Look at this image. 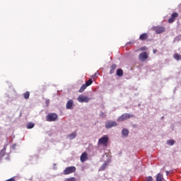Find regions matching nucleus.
Instances as JSON below:
<instances>
[{
    "label": "nucleus",
    "instance_id": "cd10ccee",
    "mask_svg": "<svg viewBox=\"0 0 181 181\" xmlns=\"http://www.w3.org/2000/svg\"><path fill=\"white\" fill-rule=\"evenodd\" d=\"M16 148V144H14L11 146V149H15Z\"/></svg>",
    "mask_w": 181,
    "mask_h": 181
},
{
    "label": "nucleus",
    "instance_id": "4468645a",
    "mask_svg": "<svg viewBox=\"0 0 181 181\" xmlns=\"http://www.w3.org/2000/svg\"><path fill=\"white\" fill-rule=\"evenodd\" d=\"M116 69H117V65L115 64H113L110 66V74H114Z\"/></svg>",
    "mask_w": 181,
    "mask_h": 181
},
{
    "label": "nucleus",
    "instance_id": "c85d7f7f",
    "mask_svg": "<svg viewBox=\"0 0 181 181\" xmlns=\"http://www.w3.org/2000/svg\"><path fill=\"white\" fill-rule=\"evenodd\" d=\"M156 52H158V50H156V49H153V52L155 54V53H156Z\"/></svg>",
    "mask_w": 181,
    "mask_h": 181
},
{
    "label": "nucleus",
    "instance_id": "f3484780",
    "mask_svg": "<svg viewBox=\"0 0 181 181\" xmlns=\"http://www.w3.org/2000/svg\"><path fill=\"white\" fill-rule=\"evenodd\" d=\"M117 76H118V77H122V76H124V71L122 69H118L117 70Z\"/></svg>",
    "mask_w": 181,
    "mask_h": 181
},
{
    "label": "nucleus",
    "instance_id": "6e6552de",
    "mask_svg": "<svg viewBox=\"0 0 181 181\" xmlns=\"http://www.w3.org/2000/svg\"><path fill=\"white\" fill-rule=\"evenodd\" d=\"M153 30L156 31V33H157V35H159L160 33H163V32H165V29L164 27L157 26V27L153 28Z\"/></svg>",
    "mask_w": 181,
    "mask_h": 181
},
{
    "label": "nucleus",
    "instance_id": "aec40b11",
    "mask_svg": "<svg viewBox=\"0 0 181 181\" xmlns=\"http://www.w3.org/2000/svg\"><path fill=\"white\" fill-rule=\"evenodd\" d=\"M87 87H88V86L86 83H85V84H83V85L81 86V88H80L78 92H79V93H83V92L84 91V90H86V88H87Z\"/></svg>",
    "mask_w": 181,
    "mask_h": 181
},
{
    "label": "nucleus",
    "instance_id": "bb28decb",
    "mask_svg": "<svg viewBox=\"0 0 181 181\" xmlns=\"http://www.w3.org/2000/svg\"><path fill=\"white\" fill-rule=\"evenodd\" d=\"M146 181H153V178L152 176L147 177Z\"/></svg>",
    "mask_w": 181,
    "mask_h": 181
},
{
    "label": "nucleus",
    "instance_id": "7ed1b4c3",
    "mask_svg": "<svg viewBox=\"0 0 181 181\" xmlns=\"http://www.w3.org/2000/svg\"><path fill=\"white\" fill-rule=\"evenodd\" d=\"M132 117H134V115H132L123 114L120 117H118L117 121H118V122H121L122 121L129 119V118H132Z\"/></svg>",
    "mask_w": 181,
    "mask_h": 181
},
{
    "label": "nucleus",
    "instance_id": "f03ea898",
    "mask_svg": "<svg viewBox=\"0 0 181 181\" xmlns=\"http://www.w3.org/2000/svg\"><path fill=\"white\" fill-rule=\"evenodd\" d=\"M118 126V123L115 121L107 120L105 124V127L106 129H111V128H115Z\"/></svg>",
    "mask_w": 181,
    "mask_h": 181
},
{
    "label": "nucleus",
    "instance_id": "f8f14e48",
    "mask_svg": "<svg viewBox=\"0 0 181 181\" xmlns=\"http://www.w3.org/2000/svg\"><path fill=\"white\" fill-rule=\"evenodd\" d=\"M73 105H74V102H73V100H69L66 105V108L67 110H71L73 108Z\"/></svg>",
    "mask_w": 181,
    "mask_h": 181
},
{
    "label": "nucleus",
    "instance_id": "5701e85b",
    "mask_svg": "<svg viewBox=\"0 0 181 181\" xmlns=\"http://www.w3.org/2000/svg\"><path fill=\"white\" fill-rule=\"evenodd\" d=\"M35 127V124L30 122L27 124V128L28 129H32V128H33Z\"/></svg>",
    "mask_w": 181,
    "mask_h": 181
},
{
    "label": "nucleus",
    "instance_id": "2f4dec72",
    "mask_svg": "<svg viewBox=\"0 0 181 181\" xmlns=\"http://www.w3.org/2000/svg\"><path fill=\"white\" fill-rule=\"evenodd\" d=\"M163 117H161V119H163Z\"/></svg>",
    "mask_w": 181,
    "mask_h": 181
},
{
    "label": "nucleus",
    "instance_id": "2eb2a0df",
    "mask_svg": "<svg viewBox=\"0 0 181 181\" xmlns=\"http://www.w3.org/2000/svg\"><path fill=\"white\" fill-rule=\"evenodd\" d=\"M6 146H8V144H5L4 148L0 151V158H4V156H5V151H6Z\"/></svg>",
    "mask_w": 181,
    "mask_h": 181
},
{
    "label": "nucleus",
    "instance_id": "9b49d317",
    "mask_svg": "<svg viewBox=\"0 0 181 181\" xmlns=\"http://www.w3.org/2000/svg\"><path fill=\"white\" fill-rule=\"evenodd\" d=\"M177 16H179V13H173L171 15V18L170 19H168V23H173L174 21H175V19H176V18H177Z\"/></svg>",
    "mask_w": 181,
    "mask_h": 181
},
{
    "label": "nucleus",
    "instance_id": "1a4fd4ad",
    "mask_svg": "<svg viewBox=\"0 0 181 181\" xmlns=\"http://www.w3.org/2000/svg\"><path fill=\"white\" fill-rule=\"evenodd\" d=\"M111 162V160L110 158H107V160L104 162V163L101 165V167L99 168V171L101 172L103 170H105L107 168V166H108V163Z\"/></svg>",
    "mask_w": 181,
    "mask_h": 181
},
{
    "label": "nucleus",
    "instance_id": "b1692460",
    "mask_svg": "<svg viewBox=\"0 0 181 181\" xmlns=\"http://www.w3.org/2000/svg\"><path fill=\"white\" fill-rule=\"evenodd\" d=\"M64 181H77V179L74 177H70L68 178H65Z\"/></svg>",
    "mask_w": 181,
    "mask_h": 181
},
{
    "label": "nucleus",
    "instance_id": "a878e982",
    "mask_svg": "<svg viewBox=\"0 0 181 181\" xmlns=\"http://www.w3.org/2000/svg\"><path fill=\"white\" fill-rule=\"evenodd\" d=\"M88 87L89 86H91L93 84V79L89 78L88 81L85 83Z\"/></svg>",
    "mask_w": 181,
    "mask_h": 181
},
{
    "label": "nucleus",
    "instance_id": "20e7f679",
    "mask_svg": "<svg viewBox=\"0 0 181 181\" xmlns=\"http://www.w3.org/2000/svg\"><path fill=\"white\" fill-rule=\"evenodd\" d=\"M76 172L75 166L67 167L64 170V175H71V173H74Z\"/></svg>",
    "mask_w": 181,
    "mask_h": 181
},
{
    "label": "nucleus",
    "instance_id": "0eeeda50",
    "mask_svg": "<svg viewBox=\"0 0 181 181\" xmlns=\"http://www.w3.org/2000/svg\"><path fill=\"white\" fill-rule=\"evenodd\" d=\"M78 103H88L90 101V98L87 96H84L83 95H81L77 98Z\"/></svg>",
    "mask_w": 181,
    "mask_h": 181
},
{
    "label": "nucleus",
    "instance_id": "393cba45",
    "mask_svg": "<svg viewBox=\"0 0 181 181\" xmlns=\"http://www.w3.org/2000/svg\"><path fill=\"white\" fill-rule=\"evenodd\" d=\"M173 57L177 61L181 60V55H180L178 54H175Z\"/></svg>",
    "mask_w": 181,
    "mask_h": 181
},
{
    "label": "nucleus",
    "instance_id": "a211bd4d",
    "mask_svg": "<svg viewBox=\"0 0 181 181\" xmlns=\"http://www.w3.org/2000/svg\"><path fill=\"white\" fill-rule=\"evenodd\" d=\"M76 136H77V133L74 132V133L69 134L67 138H68V139L71 140V139H74V138H76Z\"/></svg>",
    "mask_w": 181,
    "mask_h": 181
},
{
    "label": "nucleus",
    "instance_id": "9d476101",
    "mask_svg": "<svg viewBox=\"0 0 181 181\" xmlns=\"http://www.w3.org/2000/svg\"><path fill=\"white\" fill-rule=\"evenodd\" d=\"M139 59L141 62H145V60H147L148 59V54L146 53V52H141L139 55Z\"/></svg>",
    "mask_w": 181,
    "mask_h": 181
},
{
    "label": "nucleus",
    "instance_id": "dca6fc26",
    "mask_svg": "<svg viewBox=\"0 0 181 181\" xmlns=\"http://www.w3.org/2000/svg\"><path fill=\"white\" fill-rule=\"evenodd\" d=\"M87 160V153H83L81 156V162H86Z\"/></svg>",
    "mask_w": 181,
    "mask_h": 181
},
{
    "label": "nucleus",
    "instance_id": "423d86ee",
    "mask_svg": "<svg viewBox=\"0 0 181 181\" xmlns=\"http://www.w3.org/2000/svg\"><path fill=\"white\" fill-rule=\"evenodd\" d=\"M47 121L48 122H52L57 119V114H48L46 117Z\"/></svg>",
    "mask_w": 181,
    "mask_h": 181
},
{
    "label": "nucleus",
    "instance_id": "6ab92c4d",
    "mask_svg": "<svg viewBox=\"0 0 181 181\" xmlns=\"http://www.w3.org/2000/svg\"><path fill=\"white\" fill-rule=\"evenodd\" d=\"M163 180V175L160 174V173H158L157 175H156V181H162Z\"/></svg>",
    "mask_w": 181,
    "mask_h": 181
},
{
    "label": "nucleus",
    "instance_id": "39448f33",
    "mask_svg": "<svg viewBox=\"0 0 181 181\" xmlns=\"http://www.w3.org/2000/svg\"><path fill=\"white\" fill-rule=\"evenodd\" d=\"M128 136H129V129H128L127 128L122 129L121 138L122 139H125L128 138Z\"/></svg>",
    "mask_w": 181,
    "mask_h": 181
},
{
    "label": "nucleus",
    "instance_id": "412c9836",
    "mask_svg": "<svg viewBox=\"0 0 181 181\" xmlns=\"http://www.w3.org/2000/svg\"><path fill=\"white\" fill-rule=\"evenodd\" d=\"M23 97L25 100H28L29 97H30V93L29 91L24 93Z\"/></svg>",
    "mask_w": 181,
    "mask_h": 181
},
{
    "label": "nucleus",
    "instance_id": "f257e3e1",
    "mask_svg": "<svg viewBox=\"0 0 181 181\" xmlns=\"http://www.w3.org/2000/svg\"><path fill=\"white\" fill-rule=\"evenodd\" d=\"M108 141H110V137L108 135H105L99 139L98 145V146H107V145H108Z\"/></svg>",
    "mask_w": 181,
    "mask_h": 181
},
{
    "label": "nucleus",
    "instance_id": "7c9ffc66",
    "mask_svg": "<svg viewBox=\"0 0 181 181\" xmlns=\"http://www.w3.org/2000/svg\"><path fill=\"white\" fill-rule=\"evenodd\" d=\"M167 176L169 175V171H166Z\"/></svg>",
    "mask_w": 181,
    "mask_h": 181
},
{
    "label": "nucleus",
    "instance_id": "4be33fe9",
    "mask_svg": "<svg viewBox=\"0 0 181 181\" xmlns=\"http://www.w3.org/2000/svg\"><path fill=\"white\" fill-rule=\"evenodd\" d=\"M167 145L169 146H173V145H175V140H168Z\"/></svg>",
    "mask_w": 181,
    "mask_h": 181
},
{
    "label": "nucleus",
    "instance_id": "ddd939ff",
    "mask_svg": "<svg viewBox=\"0 0 181 181\" xmlns=\"http://www.w3.org/2000/svg\"><path fill=\"white\" fill-rule=\"evenodd\" d=\"M148 37H149V35H148V33H142L141 35H140L139 40L144 41V40H148Z\"/></svg>",
    "mask_w": 181,
    "mask_h": 181
},
{
    "label": "nucleus",
    "instance_id": "c756f323",
    "mask_svg": "<svg viewBox=\"0 0 181 181\" xmlns=\"http://www.w3.org/2000/svg\"><path fill=\"white\" fill-rule=\"evenodd\" d=\"M142 50H146V47H144Z\"/></svg>",
    "mask_w": 181,
    "mask_h": 181
}]
</instances>
